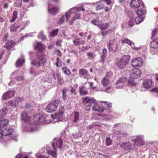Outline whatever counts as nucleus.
Masks as SVG:
<instances>
[{
  "instance_id": "obj_1",
  "label": "nucleus",
  "mask_w": 158,
  "mask_h": 158,
  "mask_svg": "<svg viewBox=\"0 0 158 158\" xmlns=\"http://www.w3.org/2000/svg\"><path fill=\"white\" fill-rule=\"evenodd\" d=\"M80 10L84 11L85 9L82 7H80L79 8L74 7L66 13V16L67 19L70 18L72 14L73 15L72 20L70 22L71 24H72L73 22L75 20L80 18V14L79 11Z\"/></svg>"
},
{
  "instance_id": "obj_2",
  "label": "nucleus",
  "mask_w": 158,
  "mask_h": 158,
  "mask_svg": "<svg viewBox=\"0 0 158 158\" xmlns=\"http://www.w3.org/2000/svg\"><path fill=\"white\" fill-rule=\"evenodd\" d=\"M142 73L141 71L138 69H134L129 72L130 78L128 81V84L130 85H134L135 82L133 80L139 77Z\"/></svg>"
},
{
  "instance_id": "obj_3",
  "label": "nucleus",
  "mask_w": 158,
  "mask_h": 158,
  "mask_svg": "<svg viewBox=\"0 0 158 158\" xmlns=\"http://www.w3.org/2000/svg\"><path fill=\"white\" fill-rule=\"evenodd\" d=\"M62 144V140L61 138H59L58 139H55L52 143V146L55 151H53L49 150L48 152V153L52 155V156L56 158L57 157L56 150L57 148L61 149V145Z\"/></svg>"
},
{
  "instance_id": "obj_4",
  "label": "nucleus",
  "mask_w": 158,
  "mask_h": 158,
  "mask_svg": "<svg viewBox=\"0 0 158 158\" xmlns=\"http://www.w3.org/2000/svg\"><path fill=\"white\" fill-rule=\"evenodd\" d=\"M61 102L59 99H56L50 102L47 106L46 110L48 113H52L56 111L58 105Z\"/></svg>"
},
{
  "instance_id": "obj_5",
  "label": "nucleus",
  "mask_w": 158,
  "mask_h": 158,
  "mask_svg": "<svg viewBox=\"0 0 158 158\" xmlns=\"http://www.w3.org/2000/svg\"><path fill=\"white\" fill-rule=\"evenodd\" d=\"M45 119L43 115L40 114L34 115L31 117L29 124H30L43 123Z\"/></svg>"
},
{
  "instance_id": "obj_6",
  "label": "nucleus",
  "mask_w": 158,
  "mask_h": 158,
  "mask_svg": "<svg viewBox=\"0 0 158 158\" xmlns=\"http://www.w3.org/2000/svg\"><path fill=\"white\" fill-rule=\"evenodd\" d=\"M46 62L47 60L45 58V56L44 55H41L37 56L36 59L33 60L31 63L32 64L40 66L43 65Z\"/></svg>"
},
{
  "instance_id": "obj_7",
  "label": "nucleus",
  "mask_w": 158,
  "mask_h": 158,
  "mask_svg": "<svg viewBox=\"0 0 158 158\" xmlns=\"http://www.w3.org/2000/svg\"><path fill=\"white\" fill-rule=\"evenodd\" d=\"M107 46L110 52H115L118 50V45L117 41L114 39L109 41Z\"/></svg>"
},
{
  "instance_id": "obj_8",
  "label": "nucleus",
  "mask_w": 158,
  "mask_h": 158,
  "mask_svg": "<svg viewBox=\"0 0 158 158\" xmlns=\"http://www.w3.org/2000/svg\"><path fill=\"white\" fill-rule=\"evenodd\" d=\"M130 5L131 7L135 8L144 7V5L141 0H131Z\"/></svg>"
},
{
  "instance_id": "obj_9",
  "label": "nucleus",
  "mask_w": 158,
  "mask_h": 158,
  "mask_svg": "<svg viewBox=\"0 0 158 158\" xmlns=\"http://www.w3.org/2000/svg\"><path fill=\"white\" fill-rule=\"evenodd\" d=\"M143 64V60L140 58L133 59L131 61V64L134 67H139Z\"/></svg>"
},
{
  "instance_id": "obj_10",
  "label": "nucleus",
  "mask_w": 158,
  "mask_h": 158,
  "mask_svg": "<svg viewBox=\"0 0 158 158\" xmlns=\"http://www.w3.org/2000/svg\"><path fill=\"white\" fill-rule=\"evenodd\" d=\"M64 107L62 108L61 110H59L55 114L51 115V116L54 118H56L57 120H61L63 118V115L64 114Z\"/></svg>"
},
{
  "instance_id": "obj_11",
  "label": "nucleus",
  "mask_w": 158,
  "mask_h": 158,
  "mask_svg": "<svg viewBox=\"0 0 158 158\" xmlns=\"http://www.w3.org/2000/svg\"><path fill=\"white\" fill-rule=\"evenodd\" d=\"M16 44V42L13 40H8L3 47L5 48L8 50H10L11 48Z\"/></svg>"
},
{
  "instance_id": "obj_12",
  "label": "nucleus",
  "mask_w": 158,
  "mask_h": 158,
  "mask_svg": "<svg viewBox=\"0 0 158 158\" xmlns=\"http://www.w3.org/2000/svg\"><path fill=\"white\" fill-rule=\"evenodd\" d=\"M15 94V92L13 91H10L4 94L2 97V99L6 100L9 99L13 97Z\"/></svg>"
},
{
  "instance_id": "obj_13",
  "label": "nucleus",
  "mask_w": 158,
  "mask_h": 158,
  "mask_svg": "<svg viewBox=\"0 0 158 158\" xmlns=\"http://www.w3.org/2000/svg\"><path fill=\"white\" fill-rule=\"evenodd\" d=\"M154 83L151 79L145 80L143 81V85L146 88H150L154 85Z\"/></svg>"
},
{
  "instance_id": "obj_14",
  "label": "nucleus",
  "mask_w": 158,
  "mask_h": 158,
  "mask_svg": "<svg viewBox=\"0 0 158 158\" xmlns=\"http://www.w3.org/2000/svg\"><path fill=\"white\" fill-rule=\"evenodd\" d=\"M111 3V0H104L103 2L100 3L96 6V9L97 10H100L104 8V3L109 5Z\"/></svg>"
},
{
  "instance_id": "obj_15",
  "label": "nucleus",
  "mask_w": 158,
  "mask_h": 158,
  "mask_svg": "<svg viewBox=\"0 0 158 158\" xmlns=\"http://www.w3.org/2000/svg\"><path fill=\"white\" fill-rule=\"evenodd\" d=\"M13 131V129L10 128H4L2 130V136H7L11 135Z\"/></svg>"
},
{
  "instance_id": "obj_16",
  "label": "nucleus",
  "mask_w": 158,
  "mask_h": 158,
  "mask_svg": "<svg viewBox=\"0 0 158 158\" xmlns=\"http://www.w3.org/2000/svg\"><path fill=\"white\" fill-rule=\"evenodd\" d=\"M59 8L57 7H51L49 5L48 6V11L52 14L55 15L59 11Z\"/></svg>"
},
{
  "instance_id": "obj_17",
  "label": "nucleus",
  "mask_w": 158,
  "mask_h": 158,
  "mask_svg": "<svg viewBox=\"0 0 158 158\" xmlns=\"http://www.w3.org/2000/svg\"><path fill=\"white\" fill-rule=\"evenodd\" d=\"M101 106L102 109H103V111L105 109L109 110L111 108V106L110 104H108L107 102L105 101H101Z\"/></svg>"
},
{
  "instance_id": "obj_18",
  "label": "nucleus",
  "mask_w": 158,
  "mask_h": 158,
  "mask_svg": "<svg viewBox=\"0 0 158 158\" xmlns=\"http://www.w3.org/2000/svg\"><path fill=\"white\" fill-rule=\"evenodd\" d=\"M94 99L86 97L83 99V103L85 104H93L94 103Z\"/></svg>"
},
{
  "instance_id": "obj_19",
  "label": "nucleus",
  "mask_w": 158,
  "mask_h": 158,
  "mask_svg": "<svg viewBox=\"0 0 158 158\" xmlns=\"http://www.w3.org/2000/svg\"><path fill=\"white\" fill-rule=\"evenodd\" d=\"M88 71L84 69H81L79 70V73L80 77L86 78L88 76Z\"/></svg>"
},
{
  "instance_id": "obj_20",
  "label": "nucleus",
  "mask_w": 158,
  "mask_h": 158,
  "mask_svg": "<svg viewBox=\"0 0 158 158\" xmlns=\"http://www.w3.org/2000/svg\"><path fill=\"white\" fill-rule=\"evenodd\" d=\"M150 46L152 48L158 49V40L157 37L150 43Z\"/></svg>"
},
{
  "instance_id": "obj_21",
  "label": "nucleus",
  "mask_w": 158,
  "mask_h": 158,
  "mask_svg": "<svg viewBox=\"0 0 158 158\" xmlns=\"http://www.w3.org/2000/svg\"><path fill=\"white\" fill-rule=\"evenodd\" d=\"M92 105V109L93 110L95 111L102 112H103V109H102L101 107L99 106L98 104L95 103V101L94 100V103Z\"/></svg>"
},
{
  "instance_id": "obj_22",
  "label": "nucleus",
  "mask_w": 158,
  "mask_h": 158,
  "mask_svg": "<svg viewBox=\"0 0 158 158\" xmlns=\"http://www.w3.org/2000/svg\"><path fill=\"white\" fill-rule=\"evenodd\" d=\"M9 123V121L6 119H3L0 121V128L3 129L5 128Z\"/></svg>"
},
{
  "instance_id": "obj_23",
  "label": "nucleus",
  "mask_w": 158,
  "mask_h": 158,
  "mask_svg": "<svg viewBox=\"0 0 158 158\" xmlns=\"http://www.w3.org/2000/svg\"><path fill=\"white\" fill-rule=\"evenodd\" d=\"M110 81V80L108 79L107 76H106L102 79L101 83L104 87H106L109 84Z\"/></svg>"
},
{
  "instance_id": "obj_24",
  "label": "nucleus",
  "mask_w": 158,
  "mask_h": 158,
  "mask_svg": "<svg viewBox=\"0 0 158 158\" xmlns=\"http://www.w3.org/2000/svg\"><path fill=\"white\" fill-rule=\"evenodd\" d=\"M73 43L76 46H77L81 44H84L85 42L84 40H81L80 39L78 38H75L73 41Z\"/></svg>"
},
{
  "instance_id": "obj_25",
  "label": "nucleus",
  "mask_w": 158,
  "mask_h": 158,
  "mask_svg": "<svg viewBox=\"0 0 158 158\" xmlns=\"http://www.w3.org/2000/svg\"><path fill=\"white\" fill-rule=\"evenodd\" d=\"M31 117L27 115V113H23L21 114L22 119L26 123H29Z\"/></svg>"
},
{
  "instance_id": "obj_26",
  "label": "nucleus",
  "mask_w": 158,
  "mask_h": 158,
  "mask_svg": "<svg viewBox=\"0 0 158 158\" xmlns=\"http://www.w3.org/2000/svg\"><path fill=\"white\" fill-rule=\"evenodd\" d=\"M88 89H86V87L84 86H81L79 87V92L80 94L82 95H86L88 94Z\"/></svg>"
},
{
  "instance_id": "obj_27",
  "label": "nucleus",
  "mask_w": 158,
  "mask_h": 158,
  "mask_svg": "<svg viewBox=\"0 0 158 158\" xmlns=\"http://www.w3.org/2000/svg\"><path fill=\"white\" fill-rule=\"evenodd\" d=\"M130 57L128 55H124L120 59L125 65H127L129 63Z\"/></svg>"
},
{
  "instance_id": "obj_28",
  "label": "nucleus",
  "mask_w": 158,
  "mask_h": 158,
  "mask_svg": "<svg viewBox=\"0 0 158 158\" xmlns=\"http://www.w3.org/2000/svg\"><path fill=\"white\" fill-rule=\"evenodd\" d=\"M110 26L109 24L108 23H103L101 24H99L98 27L100 28L101 31H103L106 29Z\"/></svg>"
},
{
  "instance_id": "obj_29",
  "label": "nucleus",
  "mask_w": 158,
  "mask_h": 158,
  "mask_svg": "<svg viewBox=\"0 0 158 158\" xmlns=\"http://www.w3.org/2000/svg\"><path fill=\"white\" fill-rule=\"evenodd\" d=\"M102 58L100 60V61L104 63L105 62L106 55L107 53V50L106 48H104L102 50Z\"/></svg>"
},
{
  "instance_id": "obj_30",
  "label": "nucleus",
  "mask_w": 158,
  "mask_h": 158,
  "mask_svg": "<svg viewBox=\"0 0 158 158\" xmlns=\"http://www.w3.org/2000/svg\"><path fill=\"white\" fill-rule=\"evenodd\" d=\"M121 146L125 150H127L131 149V143L128 142L123 143Z\"/></svg>"
},
{
  "instance_id": "obj_31",
  "label": "nucleus",
  "mask_w": 158,
  "mask_h": 158,
  "mask_svg": "<svg viewBox=\"0 0 158 158\" xmlns=\"http://www.w3.org/2000/svg\"><path fill=\"white\" fill-rule=\"evenodd\" d=\"M18 15V12L17 11H13L11 17V19L10 20V23L14 22L17 18Z\"/></svg>"
},
{
  "instance_id": "obj_32",
  "label": "nucleus",
  "mask_w": 158,
  "mask_h": 158,
  "mask_svg": "<svg viewBox=\"0 0 158 158\" xmlns=\"http://www.w3.org/2000/svg\"><path fill=\"white\" fill-rule=\"evenodd\" d=\"M98 16H96L95 18H94L91 22L93 24L98 27L100 24V21L98 20Z\"/></svg>"
},
{
  "instance_id": "obj_33",
  "label": "nucleus",
  "mask_w": 158,
  "mask_h": 158,
  "mask_svg": "<svg viewBox=\"0 0 158 158\" xmlns=\"http://www.w3.org/2000/svg\"><path fill=\"white\" fill-rule=\"evenodd\" d=\"M44 45L41 42H39L37 44L36 46L35 47V49L42 51L45 48Z\"/></svg>"
},
{
  "instance_id": "obj_34",
  "label": "nucleus",
  "mask_w": 158,
  "mask_h": 158,
  "mask_svg": "<svg viewBox=\"0 0 158 158\" xmlns=\"http://www.w3.org/2000/svg\"><path fill=\"white\" fill-rule=\"evenodd\" d=\"M140 8V9L137 10L136 11L137 14L139 16H140L143 15V14H145V13L146 12V10L144 9V7L142 8Z\"/></svg>"
},
{
  "instance_id": "obj_35",
  "label": "nucleus",
  "mask_w": 158,
  "mask_h": 158,
  "mask_svg": "<svg viewBox=\"0 0 158 158\" xmlns=\"http://www.w3.org/2000/svg\"><path fill=\"white\" fill-rule=\"evenodd\" d=\"M56 76L59 84L60 85L64 83V81L63 78L61 77V75L59 73H56Z\"/></svg>"
},
{
  "instance_id": "obj_36",
  "label": "nucleus",
  "mask_w": 158,
  "mask_h": 158,
  "mask_svg": "<svg viewBox=\"0 0 158 158\" xmlns=\"http://www.w3.org/2000/svg\"><path fill=\"white\" fill-rule=\"evenodd\" d=\"M24 62L25 60L23 59H18L16 63V66L18 67H20L23 65Z\"/></svg>"
},
{
  "instance_id": "obj_37",
  "label": "nucleus",
  "mask_w": 158,
  "mask_h": 158,
  "mask_svg": "<svg viewBox=\"0 0 158 158\" xmlns=\"http://www.w3.org/2000/svg\"><path fill=\"white\" fill-rule=\"evenodd\" d=\"M62 70L63 73L68 75H70L71 74V71L70 69L67 67H64L62 68Z\"/></svg>"
},
{
  "instance_id": "obj_38",
  "label": "nucleus",
  "mask_w": 158,
  "mask_h": 158,
  "mask_svg": "<svg viewBox=\"0 0 158 158\" xmlns=\"http://www.w3.org/2000/svg\"><path fill=\"white\" fill-rule=\"evenodd\" d=\"M7 111V108L6 107L3 108L0 111V118H2L5 116Z\"/></svg>"
},
{
  "instance_id": "obj_39",
  "label": "nucleus",
  "mask_w": 158,
  "mask_h": 158,
  "mask_svg": "<svg viewBox=\"0 0 158 158\" xmlns=\"http://www.w3.org/2000/svg\"><path fill=\"white\" fill-rule=\"evenodd\" d=\"M65 18L66 19V20L67 21H68V19H68H67L66 17V14H65V15H62V17L61 18H60V19H59V21L58 22V23L59 24H61L62 23H63V22H64Z\"/></svg>"
},
{
  "instance_id": "obj_40",
  "label": "nucleus",
  "mask_w": 158,
  "mask_h": 158,
  "mask_svg": "<svg viewBox=\"0 0 158 158\" xmlns=\"http://www.w3.org/2000/svg\"><path fill=\"white\" fill-rule=\"evenodd\" d=\"M79 113L78 112H75L74 113V117L73 120V122L74 123H76L79 120Z\"/></svg>"
},
{
  "instance_id": "obj_41",
  "label": "nucleus",
  "mask_w": 158,
  "mask_h": 158,
  "mask_svg": "<svg viewBox=\"0 0 158 158\" xmlns=\"http://www.w3.org/2000/svg\"><path fill=\"white\" fill-rule=\"evenodd\" d=\"M143 19H144L141 16H139L135 18V23L137 24H138L142 22L143 21Z\"/></svg>"
},
{
  "instance_id": "obj_42",
  "label": "nucleus",
  "mask_w": 158,
  "mask_h": 158,
  "mask_svg": "<svg viewBox=\"0 0 158 158\" xmlns=\"http://www.w3.org/2000/svg\"><path fill=\"white\" fill-rule=\"evenodd\" d=\"M126 81V78L125 77H122L120 78L119 80L117 81L116 84L118 85L120 83H124Z\"/></svg>"
},
{
  "instance_id": "obj_43",
  "label": "nucleus",
  "mask_w": 158,
  "mask_h": 158,
  "mask_svg": "<svg viewBox=\"0 0 158 158\" xmlns=\"http://www.w3.org/2000/svg\"><path fill=\"white\" fill-rule=\"evenodd\" d=\"M117 65L120 69H122L126 65L120 59L118 62Z\"/></svg>"
},
{
  "instance_id": "obj_44",
  "label": "nucleus",
  "mask_w": 158,
  "mask_h": 158,
  "mask_svg": "<svg viewBox=\"0 0 158 158\" xmlns=\"http://www.w3.org/2000/svg\"><path fill=\"white\" fill-rule=\"evenodd\" d=\"M59 30L58 29H56L55 30H53L50 33V35L52 37H54L56 35L58 34Z\"/></svg>"
},
{
  "instance_id": "obj_45",
  "label": "nucleus",
  "mask_w": 158,
  "mask_h": 158,
  "mask_svg": "<svg viewBox=\"0 0 158 158\" xmlns=\"http://www.w3.org/2000/svg\"><path fill=\"white\" fill-rule=\"evenodd\" d=\"M87 54L88 56V58L89 59H94L96 56L95 55L93 52H88Z\"/></svg>"
},
{
  "instance_id": "obj_46",
  "label": "nucleus",
  "mask_w": 158,
  "mask_h": 158,
  "mask_svg": "<svg viewBox=\"0 0 158 158\" xmlns=\"http://www.w3.org/2000/svg\"><path fill=\"white\" fill-rule=\"evenodd\" d=\"M121 42L123 44L126 43L130 45H131V42L127 38H125L123 40H122Z\"/></svg>"
},
{
  "instance_id": "obj_47",
  "label": "nucleus",
  "mask_w": 158,
  "mask_h": 158,
  "mask_svg": "<svg viewBox=\"0 0 158 158\" xmlns=\"http://www.w3.org/2000/svg\"><path fill=\"white\" fill-rule=\"evenodd\" d=\"M106 146H109L112 143V140L109 137H107L106 139Z\"/></svg>"
},
{
  "instance_id": "obj_48",
  "label": "nucleus",
  "mask_w": 158,
  "mask_h": 158,
  "mask_svg": "<svg viewBox=\"0 0 158 158\" xmlns=\"http://www.w3.org/2000/svg\"><path fill=\"white\" fill-rule=\"evenodd\" d=\"M56 65L58 67H60L61 64V61L60 60V58L59 57H57L56 58Z\"/></svg>"
},
{
  "instance_id": "obj_49",
  "label": "nucleus",
  "mask_w": 158,
  "mask_h": 158,
  "mask_svg": "<svg viewBox=\"0 0 158 158\" xmlns=\"http://www.w3.org/2000/svg\"><path fill=\"white\" fill-rule=\"evenodd\" d=\"M19 27V26H16L15 25H13L11 27L10 31H17V29Z\"/></svg>"
},
{
  "instance_id": "obj_50",
  "label": "nucleus",
  "mask_w": 158,
  "mask_h": 158,
  "mask_svg": "<svg viewBox=\"0 0 158 158\" xmlns=\"http://www.w3.org/2000/svg\"><path fill=\"white\" fill-rule=\"evenodd\" d=\"M113 31V30L111 29H109L105 31H103L101 32V34L103 36H104L105 35L107 34V33L112 32Z\"/></svg>"
},
{
  "instance_id": "obj_51",
  "label": "nucleus",
  "mask_w": 158,
  "mask_h": 158,
  "mask_svg": "<svg viewBox=\"0 0 158 158\" xmlns=\"http://www.w3.org/2000/svg\"><path fill=\"white\" fill-rule=\"evenodd\" d=\"M134 23V20L133 18H130L129 22V24L130 27L132 26Z\"/></svg>"
},
{
  "instance_id": "obj_52",
  "label": "nucleus",
  "mask_w": 158,
  "mask_h": 158,
  "mask_svg": "<svg viewBox=\"0 0 158 158\" xmlns=\"http://www.w3.org/2000/svg\"><path fill=\"white\" fill-rule=\"evenodd\" d=\"M92 107V105L91 104H87L85 108V110L86 111H89L91 110V107Z\"/></svg>"
},
{
  "instance_id": "obj_53",
  "label": "nucleus",
  "mask_w": 158,
  "mask_h": 158,
  "mask_svg": "<svg viewBox=\"0 0 158 158\" xmlns=\"http://www.w3.org/2000/svg\"><path fill=\"white\" fill-rule=\"evenodd\" d=\"M112 90V88L111 86L107 87L104 90V91L107 93H110Z\"/></svg>"
},
{
  "instance_id": "obj_54",
  "label": "nucleus",
  "mask_w": 158,
  "mask_h": 158,
  "mask_svg": "<svg viewBox=\"0 0 158 158\" xmlns=\"http://www.w3.org/2000/svg\"><path fill=\"white\" fill-rule=\"evenodd\" d=\"M16 78L18 81H22L23 80V77L22 76H17Z\"/></svg>"
},
{
  "instance_id": "obj_55",
  "label": "nucleus",
  "mask_w": 158,
  "mask_h": 158,
  "mask_svg": "<svg viewBox=\"0 0 158 158\" xmlns=\"http://www.w3.org/2000/svg\"><path fill=\"white\" fill-rule=\"evenodd\" d=\"M15 101H10L9 102V104H10L12 107H15L16 106L15 105Z\"/></svg>"
},
{
  "instance_id": "obj_56",
  "label": "nucleus",
  "mask_w": 158,
  "mask_h": 158,
  "mask_svg": "<svg viewBox=\"0 0 158 158\" xmlns=\"http://www.w3.org/2000/svg\"><path fill=\"white\" fill-rule=\"evenodd\" d=\"M67 91V89L66 88H63L62 90V95H66Z\"/></svg>"
},
{
  "instance_id": "obj_57",
  "label": "nucleus",
  "mask_w": 158,
  "mask_h": 158,
  "mask_svg": "<svg viewBox=\"0 0 158 158\" xmlns=\"http://www.w3.org/2000/svg\"><path fill=\"white\" fill-rule=\"evenodd\" d=\"M152 91L158 94V87H154L152 89Z\"/></svg>"
},
{
  "instance_id": "obj_58",
  "label": "nucleus",
  "mask_w": 158,
  "mask_h": 158,
  "mask_svg": "<svg viewBox=\"0 0 158 158\" xmlns=\"http://www.w3.org/2000/svg\"><path fill=\"white\" fill-rule=\"evenodd\" d=\"M31 105L30 104L28 103H27L25 105V107L29 109L31 107Z\"/></svg>"
},
{
  "instance_id": "obj_59",
  "label": "nucleus",
  "mask_w": 158,
  "mask_h": 158,
  "mask_svg": "<svg viewBox=\"0 0 158 158\" xmlns=\"http://www.w3.org/2000/svg\"><path fill=\"white\" fill-rule=\"evenodd\" d=\"M71 88L70 90V92L72 94L74 93L75 95H76V92H75V91L73 88L72 87H71Z\"/></svg>"
},
{
  "instance_id": "obj_60",
  "label": "nucleus",
  "mask_w": 158,
  "mask_h": 158,
  "mask_svg": "<svg viewBox=\"0 0 158 158\" xmlns=\"http://www.w3.org/2000/svg\"><path fill=\"white\" fill-rule=\"evenodd\" d=\"M157 31V29H154L152 31V36H155L156 35V34Z\"/></svg>"
},
{
  "instance_id": "obj_61",
  "label": "nucleus",
  "mask_w": 158,
  "mask_h": 158,
  "mask_svg": "<svg viewBox=\"0 0 158 158\" xmlns=\"http://www.w3.org/2000/svg\"><path fill=\"white\" fill-rule=\"evenodd\" d=\"M23 156V155L21 154H18L15 158H22Z\"/></svg>"
},
{
  "instance_id": "obj_62",
  "label": "nucleus",
  "mask_w": 158,
  "mask_h": 158,
  "mask_svg": "<svg viewBox=\"0 0 158 158\" xmlns=\"http://www.w3.org/2000/svg\"><path fill=\"white\" fill-rule=\"evenodd\" d=\"M48 156H45L43 155H41L39 156L38 157V158H48Z\"/></svg>"
},
{
  "instance_id": "obj_63",
  "label": "nucleus",
  "mask_w": 158,
  "mask_h": 158,
  "mask_svg": "<svg viewBox=\"0 0 158 158\" xmlns=\"http://www.w3.org/2000/svg\"><path fill=\"white\" fill-rule=\"evenodd\" d=\"M118 1L121 4H123L125 2V0H118Z\"/></svg>"
},
{
  "instance_id": "obj_64",
  "label": "nucleus",
  "mask_w": 158,
  "mask_h": 158,
  "mask_svg": "<svg viewBox=\"0 0 158 158\" xmlns=\"http://www.w3.org/2000/svg\"><path fill=\"white\" fill-rule=\"evenodd\" d=\"M104 7H105V10L106 12H109L110 11V9L108 8L107 7L105 6Z\"/></svg>"
}]
</instances>
